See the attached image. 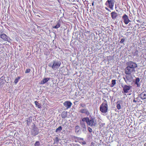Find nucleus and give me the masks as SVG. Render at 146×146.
Segmentation results:
<instances>
[{
    "instance_id": "f704fd0d",
    "label": "nucleus",
    "mask_w": 146,
    "mask_h": 146,
    "mask_svg": "<svg viewBox=\"0 0 146 146\" xmlns=\"http://www.w3.org/2000/svg\"><path fill=\"white\" fill-rule=\"evenodd\" d=\"M125 40V38H122L120 41V43H123V42Z\"/></svg>"
},
{
    "instance_id": "4be33fe9",
    "label": "nucleus",
    "mask_w": 146,
    "mask_h": 146,
    "mask_svg": "<svg viewBox=\"0 0 146 146\" xmlns=\"http://www.w3.org/2000/svg\"><path fill=\"white\" fill-rule=\"evenodd\" d=\"M138 51L137 50H135L133 51L132 54L134 56H137L138 55Z\"/></svg>"
},
{
    "instance_id": "393cba45",
    "label": "nucleus",
    "mask_w": 146,
    "mask_h": 146,
    "mask_svg": "<svg viewBox=\"0 0 146 146\" xmlns=\"http://www.w3.org/2000/svg\"><path fill=\"white\" fill-rule=\"evenodd\" d=\"M67 115V113L66 112L63 113L61 115V117L62 118H65L66 117Z\"/></svg>"
},
{
    "instance_id": "473e14b6",
    "label": "nucleus",
    "mask_w": 146,
    "mask_h": 146,
    "mask_svg": "<svg viewBox=\"0 0 146 146\" xmlns=\"http://www.w3.org/2000/svg\"><path fill=\"white\" fill-rule=\"evenodd\" d=\"M80 105L81 106L82 108H85L86 107V105L84 104H80Z\"/></svg>"
},
{
    "instance_id": "412c9836",
    "label": "nucleus",
    "mask_w": 146,
    "mask_h": 146,
    "mask_svg": "<svg viewBox=\"0 0 146 146\" xmlns=\"http://www.w3.org/2000/svg\"><path fill=\"white\" fill-rule=\"evenodd\" d=\"M89 118L88 117L83 118L82 119V121H83L84 122V121H85L87 124V123H88L89 120Z\"/></svg>"
},
{
    "instance_id": "72a5a7b5",
    "label": "nucleus",
    "mask_w": 146,
    "mask_h": 146,
    "mask_svg": "<svg viewBox=\"0 0 146 146\" xmlns=\"http://www.w3.org/2000/svg\"><path fill=\"white\" fill-rule=\"evenodd\" d=\"M88 130L91 133L92 132V129L90 127H88Z\"/></svg>"
},
{
    "instance_id": "9b49d317",
    "label": "nucleus",
    "mask_w": 146,
    "mask_h": 146,
    "mask_svg": "<svg viewBox=\"0 0 146 146\" xmlns=\"http://www.w3.org/2000/svg\"><path fill=\"white\" fill-rule=\"evenodd\" d=\"M123 88V92L124 93H127L130 90L131 86H128L127 85H124L122 86Z\"/></svg>"
},
{
    "instance_id": "c9c22d12",
    "label": "nucleus",
    "mask_w": 146,
    "mask_h": 146,
    "mask_svg": "<svg viewBox=\"0 0 146 146\" xmlns=\"http://www.w3.org/2000/svg\"><path fill=\"white\" fill-rule=\"evenodd\" d=\"M105 9L107 10L108 11H110V12H111V11L107 7H105Z\"/></svg>"
},
{
    "instance_id": "6e6552de",
    "label": "nucleus",
    "mask_w": 146,
    "mask_h": 146,
    "mask_svg": "<svg viewBox=\"0 0 146 146\" xmlns=\"http://www.w3.org/2000/svg\"><path fill=\"white\" fill-rule=\"evenodd\" d=\"M79 112L82 113L84 114L87 116L90 115V113L87 108H82L80 109Z\"/></svg>"
},
{
    "instance_id": "c756f323",
    "label": "nucleus",
    "mask_w": 146,
    "mask_h": 146,
    "mask_svg": "<svg viewBox=\"0 0 146 146\" xmlns=\"http://www.w3.org/2000/svg\"><path fill=\"white\" fill-rule=\"evenodd\" d=\"M32 121V120L29 119L27 120V124L28 125H29Z\"/></svg>"
},
{
    "instance_id": "423d86ee",
    "label": "nucleus",
    "mask_w": 146,
    "mask_h": 146,
    "mask_svg": "<svg viewBox=\"0 0 146 146\" xmlns=\"http://www.w3.org/2000/svg\"><path fill=\"white\" fill-rule=\"evenodd\" d=\"M127 66L128 67H130L133 70L137 67V64L133 61H130L127 63Z\"/></svg>"
},
{
    "instance_id": "6ab92c4d",
    "label": "nucleus",
    "mask_w": 146,
    "mask_h": 146,
    "mask_svg": "<svg viewBox=\"0 0 146 146\" xmlns=\"http://www.w3.org/2000/svg\"><path fill=\"white\" fill-rule=\"evenodd\" d=\"M80 129V127L79 126H76L75 128V131L76 133H79Z\"/></svg>"
},
{
    "instance_id": "f03ea898",
    "label": "nucleus",
    "mask_w": 146,
    "mask_h": 146,
    "mask_svg": "<svg viewBox=\"0 0 146 146\" xmlns=\"http://www.w3.org/2000/svg\"><path fill=\"white\" fill-rule=\"evenodd\" d=\"M108 110V102L106 100H104L103 102L100 107V110L102 113H106L107 112Z\"/></svg>"
},
{
    "instance_id": "dca6fc26",
    "label": "nucleus",
    "mask_w": 146,
    "mask_h": 146,
    "mask_svg": "<svg viewBox=\"0 0 146 146\" xmlns=\"http://www.w3.org/2000/svg\"><path fill=\"white\" fill-rule=\"evenodd\" d=\"M111 18L113 20L115 19L117 16V14L114 12H112L111 13Z\"/></svg>"
},
{
    "instance_id": "20e7f679",
    "label": "nucleus",
    "mask_w": 146,
    "mask_h": 146,
    "mask_svg": "<svg viewBox=\"0 0 146 146\" xmlns=\"http://www.w3.org/2000/svg\"><path fill=\"white\" fill-rule=\"evenodd\" d=\"M123 78L125 82L127 84L131 82L133 80V78L131 74H126L123 77Z\"/></svg>"
},
{
    "instance_id": "7c9ffc66",
    "label": "nucleus",
    "mask_w": 146,
    "mask_h": 146,
    "mask_svg": "<svg viewBox=\"0 0 146 146\" xmlns=\"http://www.w3.org/2000/svg\"><path fill=\"white\" fill-rule=\"evenodd\" d=\"M40 145V142L38 141H36L35 144L34 146H39Z\"/></svg>"
},
{
    "instance_id": "e433bc0d",
    "label": "nucleus",
    "mask_w": 146,
    "mask_h": 146,
    "mask_svg": "<svg viewBox=\"0 0 146 146\" xmlns=\"http://www.w3.org/2000/svg\"><path fill=\"white\" fill-rule=\"evenodd\" d=\"M129 27H131L132 26V24L131 23H129L128 25Z\"/></svg>"
},
{
    "instance_id": "a211bd4d",
    "label": "nucleus",
    "mask_w": 146,
    "mask_h": 146,
    "mask_svg": "<svg viewBox=\"0 0 146 146\" xmlns=\"http://www.w3.org/2000/svg\"><path fill=\"white\" fill-rule=\"evenodd\" d=\"M50 78H44L42 80L40 84H43L46 82H47L48 81Z\"/></svg>"
},
{
    "instance_id": "9d476101",
    "label": "nucleus",
    "mask_w": 146,
    "mask_h": 146,
    "mask_svg": "<svg viewBox=\"0 0 146 146\" xmlns=\"http://www.w3.org/2000/svg\"><path fill=\"white\" fill-rule=\"evenodd\" d=\"M122 19L123 22L126 25L127 24L131 21L129 19L128 16L126 14H124L122 17Z\"/></svg>"
},
{
    "instance_id": "f3484780",
    "label": "nucleus",
    "mask_w": 146,
    "mask_h": 146,
    "mask_svg": "<svg viewBox=\"0 0 146 146\" xmlns=\"http://www.w3.org/2000/svg\"><path fill=\"white\" fill-rule=\"evenodd\" d=\"M140 79L139 78H136L135 84L137 85V87H139L140 86Z\"/></svg>"
},
{
    "instance_id": "ea45409f",
    "label": "nucleus",
    "mask_w": 146,
    "mask_h": 146,
    "mask_svg": "<svg viewBox=\"0 0 146 146\" xmlns=\"http://www.w3.org/2000/svg\"><path fill=\"white\" fill-rule=\"evenodd\" d=\"M92 5H94V2H93L92 4Z\"/></svg>"
},
{
    "instance_id": "2eb2a0df",
    "label": "nucleus",
    "mask_w": 146,
    "mask_h": 146,
    "mask_svg": "<svg viewBox=\"0 0 146 146\" xmlns=\"http://www.w3.org/2000/svg\"><path fill=\"white\" fill-rule=\"evenodd\" d=\"M140 97L143 100L146 99V91L142 92L140 95Z\"/></svg>"
},
{
    "instance_id": "58836bf2",
    "label": "nucleus",
    "mask_w": 146,
    "mask_h": 146,
    "mask_svg": "<svg viewBox=\"0 0 146 146\" xmlns=\"http://www.w3.org/2000/svg\"><path fill=\"white\" fill-rule=\"evenodd\" d=\"M82 144H86V143L85 141H84L82 142Z\"/></svg>"
},
{
    "instance_id": "f257e3e1",
    "label": "nucleus",
    "mask_w": 146,
    "mask_h": 146,
    "mask_svg": "<svg viewBox=\"0 0 146 146\" xmlns=\"http://www.w3.org/2000/svg\"><path fill=\"white\" fill-rule=\"evenodd\" d=\"M61 62L58 60H54L52 62L48 64V66L51 67L54 70H55L60 67Z\"/></svg>"
},
{
    "instance_id": "bb28decb",
    "label": "nucleus",
    "mask_w": 146,
    "mask_h": 146,
    "mask_svg": "<svg viewBox=\"0 0 146 146\" xmlns=\"http://www.w3.org/2000/svg\"><path fill=\"white\" fill-rule=\"evenodd\" d=\"M60 23L58 22L55 26L53 27V28L54 29H58L60 27Z\"/></svg>"
},
{
    "instance_id": "0eeeda50",
    "label": "nucleus",
    "mask_w": 146,
    "mask_h": 146,
    "mask_svg": "<svg viewBox=\"0 0 146 146\" xmlns=\"http://www.w3.org/2000/svg\"><path fill=\"white\" fill-rule=\"evenodd\" d=\"M135 70L130 67L127 66L125 70V73L126 74H131L133 72H135Z\"/></svg>"
},
{
    "instance_id": "f8f14e48",
    "label": "nucleus",
    "mask_w": 146,
    "mask_h": 146,
    "mask_svg": "<svg viewBox=\"0 0 146 146\" xmlns=\"http://www.w3.org/2000/svg\"><path fill=\"white\" fill-rule=\"evenodd\" d=\"M31 132L33 135L34 136H35L38 134L39 133L38 129L37 127H34L32 129Z\"/></svg>"
},
{
    "instance_id": "c85d7f7f",
    "label": "nucleus",
    "mask_w": 146,
    "mask_h": 146,
    "mask_svg": "<svg viewBox=\"0 0 146 146\" xmlns=\"http://www.w3.org/2000/svg\"><path fill=\"white\" fill-rule=\"evenodd\" d=\"M20 79V77H18L17 78H16L14 81V82L15 84H17L18 82L19 81V80Z\"/></svg>"
},
{
    "instance_id": "b1692460",
    "label": "nucleus",
    "mask_w": 146,
    "mask_h": 146,
    "mask_svg": "<svg viewBox=\"0 0 146 146\" xmlns=\"http://www.w3.org/2000/svg\"><path fill=\"white\" fill-rule=\"evenodd\" d=\"M62 130V127L61 126H60L56 129L55 131L56 133L60 132Z\"/></svg>"
},
{
    "instance_id": "aec40b11",
    "label": "nucleus",
    "mask_w": 146,
    "mask_h": 146,
    "mask_svg": "<svg viewBox=\"0 0 146 146\" xmlns=\"http://www.w3.org/2000/svg\"><path fill=\"white\" fill-rule=\"evenodd\" d=\"M116 104H117L116 107H117V108L119 110L121 109V106L120 105L119 101H117V102Z\"/></svg>"
},
{
    "instance_id": "cd10ccee",
    "label": "nucleus",
    "mask_w": 146,
    "mask_h": 146,
    "mask_svg": "<svg viewBox=\"0 0 146 146\" xmlns=\"http://www.w3.org/2000/svg\"><path fill=\"white\" fill-rule=\"evenodd\" d=\"M111 84L110 86L111 87H113L116 84V80H112L111 81Z\"/></svg>"
},
{
    "instance_id": "4c0bfd02",
    "label": "nucleus",
    "mask_w": 146,
    "mask_h": 146,
    "mask_svg": "<svg viewBox=\"0 0 146 146\" xmlns=\"http://www.w3.org/2000/svg\"><path fill=\"white\" fill-rule=\"evenodd\" d=\"M133 102H135V103H136L137 102V101L135 99H134L133 100Z\"/></svg>"
},
{
    "instance_id": "2f4dec72",
    "label": "nucleus",
    "mask_w": 146,
    "mask_h": 146,
    "mask_svg": "<svg viewBox=\"0 0 146 146\" xmlns=\"http://www.w3.org/2000/svg\"><path fill=\"white\" fill-rule=\"evenodd\" d=\"M30 70H31L30 69H27L26 70L25 72V73H29L30 72Z\"/></svg>"
},
{
    "instance_id": "a19ab883",
    "label": "nucleus",
    "mask_w": 146,
    "mask_h": 146,
    "mask_svg": "<svg viewBox=\"0 0 146 146\" xmlns=\"http://www.w3.org/2000/svg\"><path fill=\"white\" fill-rule=\"evenodd\" d=\"M81 140H83V138H81Z\"/></svg>"
},
{
    "instance_id": "ddd939ff",
    "label": "nucleus",
    "mask_w": 146,
    "mask_h": 146,
    "mask_svg": "<svg viewBox=\"0 0 146 146\" xmlns=\"http://www.w3.org/2000/svg\"><path fill=\"white\" fill-rule=\"evenodd\" d=\"M72 104V103L69 101H66L64 103V105L66 108L67 109L70 108Z\"/></svg>"
},
{
    "instance_id": "7ed1b4c3",
    "label": "nucleus",
    "mask_w": 146,
    "mask_h": 146,
    "mask_svg": "<svg viewBox=\"0 0 146 146\" xmlns=\"http://www.w3.org/2000/svg\"><path fill=\"white\" fill-rule=\"evenodd\" d=\"M96 120L94 117H92L89 119V120L87 123V124L92 127H94L97 125Z\"/></svg>"
},
{
    "instance_id": "5701e85b",
    "label": "nucleus",
    "mask_w": 146,
    "mask_h": 146,
    "mask_svg": "<svg viewBox=\"0 0 146 146\" xmlns=\"http://www.w3.org/2000/svg\"><path fill=\"white\" fill-rule=\"evenodd\" d=\"M35 103L36 106L38 107V108H41V106L40 104H39L38 102L36 101L35 102Z\"/></svg>"
},
{
    "instance_id": "1a4fd4ad",
    "label": "nucleus",
    "mask_w": 146,
    "mask_h": 146,
    "mask_svg": "<svg viewBox=\"0 0 146 146\" xmlns=\"http://www.w3.org/2000/svg\"><path fill=\"white\" fill-rule=\"evenodd\" d=\"M0 37L4 41H7L9 42H11V40L9 37L4 34H1Z\"/></svg>"
},
{
    "instance_id": "4468645a",
    "label": "nucleus",
    "mask_w": 146,
    "mask_h": 146,
    "mask_svg": "<svg viewBox=\"0 0 146 146\" xmlns=\"http://www.w3.org/2000/svg\"><path fill=\"white\" fill-rule=\"evenodd\" d=\"M80 124L81 125V127L82 131H85L86 130V129L84 122L83 121H80Z\"/></svg>"
},
{
    "instance_id": "39448f33",
    "label": "nucleus",
    "mask_w": 146,
    "mask_h": 146,
    "mask_svg": "<svg viewBox=\"0 0 146 146\" xmlns=\"http://www.w3.org/2000/svg\"><path fill=\"white\" fill-rule=\"evenodd\" d=\"M115 3L114 0H108L105 3L106 5L110 9L113 10Z\"/></svg>"
},
{
    "instance_id": "a878e982",
    "label": "nucleus",
    "mask_w": 146,
    "mask_h": 146,
    "mask_svg": "<svg viewBox=\"0 0 146 146\" xmlns=\"http://www.w3.org/2000/svg\"><path fill=\"white\" fill-rule=\"evenodd\" d=\"M59 139L58 137H56L54 139V144H58L59 141Z\"/></svg>"
}]
</instances>
